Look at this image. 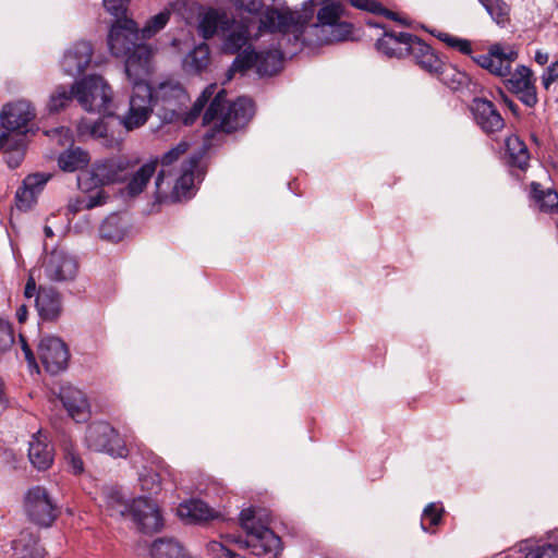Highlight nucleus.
I'll list each match as a JSON object with an SVG mask.
<instances>
[{"instance_id":"obj_1","label":"nucleus","mask_w":558,"mask_h":558,"mask_svg":"<svg viewBox=\"0 0 558 558\" xmlns=\"http://www.w3.org/2000/svg\"><path fill=\"white\" fill-rule=\"evenodd\" d=\"M130 0H102L104 7L116 21L108 34L110 52L118 58H125L124 71L132 85V116L129 123L136 125L145 120V109L149 100L148 76L150 74L151 49L138 43L136 23L126 17Z\"/></svg>"},{"instance_id":"obj_2","label":"nucleus","mask_w":558,"mask_h":558,"mask_svg":"<svg viewBox=\"0 0 558 558\" xmlns=\"http://www.w3.org/2000/svg\"><path fill=\"white\" fill-rule=\"evenodd\" d=\"M313 15V9L304 13L290 9H268L260 19L259 35L262 32L278 33L281 35L280 46L291 45L290 54H295L303 46L328 45L343 41L352 33V24L339 22L336 24L323 23L307 25Z\"/></svg>"},{"instance_id":"obj_3","label":"nucleus","mask_w":558,"mask_h":558,"mask_svg":"<svg viewBox=\"0 0 558 558\" xmlns=\"http://www.w3.org/2000/svg\"><path fill=\"white\" fill-rule=\"evenodd\" d=\"M216 89H218L217 84H209L197 97L191 110L185 112L184 110L190 101V97L181 83L171 80L163 81L154 90L148 85L149 100L145 109V120L136 125H131L128 122L133 113L131 97L130 109L128 114L122 119V123L128 130L136 129L147 121L150 112H154L162 123H173L182 120L184 125H191L199 117Z\"/></svg>"},{"instance_id":"obj_4","label":"nucleus","mask_w":558,"mask_h":558,"mask_svg":"<svg viewBox=\"0 0 558 558\" xmlns=\"http://www.w3.org/2000/svg\"><path fill=\"white\" fill-rule=\"evenodd\" d=\"M227 92L223 88L216 89L210 98V102L203 116V124H210L218 121L206 134L207 138H213L217 132L232 133L244 128L254 116L255 108L251 98L239 97L236 100L227 104Z\"/></svg>"},{"instance_id":"obj_5","label":"nucleus","mask_w":558,"mask_h":558,"mask_svg":"<svg viewBox=\"0 0 558 558\" xmlns=\"http://www.w3.org/2000/svg\"><path fill=\"white\" fill-rule=\"evenodd\" d=\"M75 98L88 112L111 114L113 93L102 76L92 74L74 83Z\"/></svg>"},{"instance_id":"obj_6","label":"nucleus","mask_w":558,"mask_h":558,"mask_svg":"<svg viewBox=\"0 0 558 558\" xmlns=\"http://www.w3.org/2000/svg\"><path fill=\"white\" fill-rule=\"evenodd\" d=\"M23 506L27 519L40 527H50L60 514L56 500L39 485L26 490Z\"/></svg>"},{"instance_id":"obj_7","label":"nucleus","mask_w":558,"mask_h":558,"mask_svg":"<svg viewBox=\"0 0 558 558\" xmlns=\"http://www.w3.org/2000/svg\"><path fill=\"white\" fill-rule=\"evenodd\" d=\"M168 178L156 177V190L148 214H157L162 205L189 201L195 195L194 179L196 177H177L173 183L168 181Z\"/></svg>"},{"instance_id":"obj_8","label":"nucleus","mask_w":558,"mask_h":558,"mask_svg":"<svg viewBox=\"0 0 558 558\" xmlns=\"http://www.w3.org/2000/svg\"><path fill=\"white\" fill-rule=\"evenodd\" d=\"M85 441L89 449L106 452L113 458H126L129 449L119 432L107 422H94L87 426Z\"/></svg>"},{"instance_id":"obj_9","label":"nucleus","mask_w":558,"mask_h":558,"mask_svg":"<svg viewBox=\"0 0 558 558\" xmlns=\"http://www.w3.org/2000/svg\"><path fill=\"white\" fill-rule=\"evenodd\" d=\"M128 518L144 535L159 533L165 526V519L159 506L147 497H137L131 501V514Z\"/></svg>"},{"instance_id":"obj_10","label":"nucleus","mask_w":558,"mask_h":558,"mask_svg":"<svg viewBox=\"0 0 558 558\" xmlns=\"http://www.w3.org/2000/svg\"><path fill=\"white\" fill-rule=\"evenodd\" d=\"M518 59V51L512 46L493 44L487 53L472 56V60L490 74L506 77L511 74L512 63Z\"/></svg>"},{"instance_id":"obj_11","label":"nucleus","mask_w":558,"mask_h":558,"mask_svg":"<svg viewBox=\"0 0 558 558\" xmlns=\"http://www.w3.org/2000/svg\"><path fill=\"white\" fill-rule=\"evenodd\" d=\"M37 352L47 373L57 375L66 369L70 351L61 338L53 336L41 338Z\"/></svg>"},{"instance_id":"obj_12","label":"nucleus","mask_w":558,"mask_h":558,"mask_svg":"<svg viewBox=\"0 0 558 558\" xmlns=\"http://www.w3.org/2000/svg\"><path fill=\"white\" fill-rule=\"evenodd\" d=\"M252 19L251 17H242L239 21L231 20V26L227 31L228 33L223 36L221 48L225 53L228 54H235L242 49H245L247 46H252L250 44L251 39H258L263 34L267 33L266 31L262 32L259 35V27L257 31L252 34L251 33V25H252ZM271 34L270 32H268Z\"/></svg>"},{"instance_id":"obj_13","label":"nucleus","mask_w":558,"mask_h":558,"mask_svg":"<svg viewBox=\"0 0 558 558\" xmlns=\"http://www.w3.org/2000/svg\"><path fill=\"white\" fill-rule=\"evenodd\" d=\"M368 25L373 27H379L384 29V34L379 37L375 44L378 52L383 53L388 58H404L409 56L412 41L415 35L405 32H393L385 28L378 23L368 21Z\"/></svg>"},{"instance_id":"obj_14","label":"nucleus","mask_w":558,"mask_h":558,"mask_svg":"<svg viewBox=\"0 0 558 558\" xmlns=\"http://www.w3.org/2000/svg\"><path fill=\"white\" fill-rule=\"evenodd\" d=\"M245 547L257 557L277 558L282 551L281 538L269 527L258 525L246 536Z\"/></svg>"},{"instance_id":"obj_15","label":"nucleus","mask_w":558,"mask_h":558,"mask_svg":"<svg viewBox=\"0 0 558 558\" xmlns=\"http://www.w3.org/2000/svg\"><path fill=\"white\" fill-rule=\"evenodd\" d=\"M35 117V110L29 102L19 100L3 106L0 120L4 130L26 134L28 124Z\"/></svg>"},{"instance_id":"obj_16","label":"nucleus","mask_w":558,"mask_h":558,"mask_svg":"<svg viewBox=\"0 0 558 558\" xmlns=\"http://www.w3.org/2000/svg\"><path fill=\"white\" fill-rule=\"evenodd\" d=\"M52 177H24L14 193V208L20 213L32 211Z\"/></svg>"},{"instance_id":"obj_17","label":"nucleus","mask_w":558,"mask_h":558,"mask_svg":"<svg viewBox=\"0 0 558 558\" xmlns=\"http://www.w3.org/2000/svg\"><path fill=\"white\" fill-rule=\"evenodd\" d=\"M78 271V263L69 253L62 250H53L45 266L47 277L52 281H72Z\"/></svg>"},{"instance_id":"obj_18","label":"nucleus","mask_w":558,"mask_h":558,"mask_svg":"<svg viewBox=\"0 0 558 558\" xmlns=\"http://www.w3.org/2000/svg\"><path fill=\"white\" fill-rule=\"evenodd\" d=\"M93 57V47L89 41L81 40L71 46L60 62L65 75L77 76L89 65Z\"/></svg>"},{"instance_id":"obj_19","label":"nucleus","mask_w":558,"mask_h":558,"mask_svg":"<svg viewBox=\"0 0 558 558\" xmlns=\"http://www.w3.org/2000/svg\"><path fill=\"white\" fill-rule=\"evenodd\" d=\"M472 114L477 125L487 134L501 131L505 121L494 104L484 98H474L471 105Z\"/></svg>"},{"instance_id":"obj_20","label":"nucleus","mask_w":558,"mask_h":558,"mask_svg":"<svg viewBox=\"0 0 558 558\" xmlns=\"http://www.w3.org/2000/svg\"><path fill=\"white\" fill-rule=\"evenodd\" d=\"M508 83L511 92H513L526 107L533 108L537 104L536 87L529 68L524 65L518 66Z\"/></svg>"},{"instance_id":"obj_21","label":"nucleus","mask_w":558,"mask_h":558,"mask_svg":"<svg viewBox=\"0 0 558 558\" xmlns=\"http://www.w3.org/2000/svg\"><path fill=\"white\" fill-rule=\"evenodd\" d=\"M531 155L526 144L515 134L505 138L501 149V160L506 166L520 171H526Z\"/></svg>"},{"instance_id":"obj_22","label":"nucleus","mask_w":558,"mask_h":558,"mask_svg":"<svg viewBox=\"0 0 558 558\" xmlns=\"http://www.w3.org/2000/svg\"><path fill=\"white\" fill-rule=\"evenodd\" d=\"M35 307L41 320L54 322L62 311L61 294L54 288L40 286L35 298Z\"/></svg>"},{"instance_id":"obj_23","label":"nucleus","mask_w":558,"mask_h":558,"mask_svg":"<svg viewBox=\"0 0 558 558\" xmlns=\"http://www.w3.org/2000/svg\"><path fill=\"white\" fill-rule=\"evenodd\" d=\"M231 20L223 11L215 8H207L198 16V33L204 39L213 38L218 29L228 31Z\"/></svg>"},{"instance_id":"obj_24","label":"nucleus","mask_w":558,"mask_h":558,"mask_svg":"<svg viewBox=\"0 0 558 558\" xmlns=\"http://www.w3.org/2000/svg\"><path fill=\"white\" fill-rule=\"evenodd\" d=\"M416 65L428 74H434L441 68V59L437 52L420 37L415 36L409 50Z\"/></svg>"},{"instance_id":"obj_25","label":"nucleus","mask_w":558,"mask_h":558,"mask_svg":"<svg viewBox=\"0 0 558 558\" xmlns=\"http://www.w3.org/2000/svg\"><path fill=\"white\" fill-rule=\"evenodd\" d=\"M178 513L189 520L190 523H204L220 519V512L209 507L207 502L198 498H192L179 505Z\"/></svg>"},{"instance_id":"obj_26","label":"nucleus","mask_w":558,"mask_h":558,"mask_svg":"<svg viewBox=\"0 0 558 558\" xmlns=\"http://www.w3.org/2000/svg\"><path fill=\"white\" fill-rule=\"evenodd\" d=\"M59 399L73 420L76 422L85 420L88 403L83 391L72 386H62Z\"/></svg>"},{"instance_id":"obj_27","label":"nucleus","mask_w":558,"mask_h":558,"mask_svg":"<svg viewBox=\"0 0 558 558\" xmlns=\"http://www.w3.org/2000/svg\"><path fill=\"white\" fill-rule=\"evenodd\" d=\"M39 536L28 530L20 533V536L13 541L12 558H44L45 548L39 544Z\"/></svg>"},{"instance_id":"obj_28","label":"nucleus","mask_w":558,"mask_h":558,"mask_svg":"<svg viewBox=\"0 0 558 558\" xmlns=\"http://www.w3.org/2000/svg\"><path fill=\"white\" fill-rule=\"evenodd\" d=\"M121 177H76L77 187L86 196L105 192V204L111 198V189L121 183Z\"/></svg>"},{"instance_id":"obj_29","label":"nucleus","mask_w":558,"mask_h":558,"mask_svg":"<svg viewBox=\"0 0 558 558\" xmlns=\"http://www.w3.org/2000/svg\"><path fill=\"white\" fill-rule=\"evenodd\" d=\"M530 187V197L539 211L549 215L558 213V192L553 186L544 187L538 182H532Z\"/></svg>"},{"instance_id":"obj_30","label":"nucleus","mask_w":558,"mask_h":558,"mask_svg":"<svg viewBox=\"0 0 558 558\" xmlns=\"http://www.w3.org/2000/svg\"><path fill=\"white\" fill-rule=\"evenodd\" d=\"M90 162L87 150L81 147H70L58 157V166L64 172H76L85 170Z\"/></svg>"},{"instance_id":"obj_31","label":"nucleus","mask_w":558,"mask_h":558,"mask_svg":"<svg viewBox=\"0 0 558 558\" xmlns=\"http://www.w3.org/2000/svg\"><path fill=\"white\" fill-rule=\"evenodd\" d=\"M209 63V46L206 43H202L185 54L182 66L189 74H199L208 68Z\"/></svg>"},{"instance_id":"obj_32","label":"nucleus","mask_w":558,"mask_h":558,"mask_svg":"<svg viewBox=\"0 0 558 558\" xmlns=\"http://www.w3.org/2000/svg\"><path fill=\"white\" fill-rule=\"evenodd\" d=\"M151 177H121V183L111 189V197L123 199L133 198L140 195L149 183Z\"/></svg>"},{"instance_id":"obj_33","label":"nucleus","mask_w":558,"mask_h":558,"mask_svg":"<svg viewBox=\"0 0 558 558\" xmlns=\"http://www.w3.org/2000/svg\"><path fill=\"white\" fill-rule=\"evenodd\" d=\"M28 459L34 468L46 471L53 462V449L49 444L33 437L28 447Z\"/></svg>"},{"instance_id":"obj_34","label":"nucleus","mask_w":558,"mask_h":558,"mask_svg":"<svg viewBox=\"0 0 558 558\" xmlns=\"http://www.w3.org/2000/svg\"><path fill=\"white\" fill-rule=\"evenodd\" d=\"M104 500L109 515L128 518L131 514V502L118 487H109L104 492Z\"/></svg>"},{"instance_id":"obj_35","label":"nucleus","mask_w":558,"mask_h":558,"mask_svg":"<svg viewBox=\"0 0 558 558\" xmlns=\"http://www.w3.org/2000/svg\"><path fill=\"white\" fill-rule=\"evenodd\" d=\"M151 558H191L174 538H158L150 546Z\"/></svg>"},{"instance_id":"obj_36","label":"nucleus","mask_w":558,"mask_h":558,"mask_svg":"<svg viewBox=\"0 0 558 558\" xmlns=\"http://www.w3.org/2000/svg\"><path fill=\"white\" fill-rule=\"evenodd\" d=\"M283 53L279 49L257 52L256 71L260 76H271L282 68Z\"/></svg>"},{"instance_id":"obj_37","label":"nucleus","mask_w":558,"mask_h":558,"mask_svg":"<svg viewBox=\"0 0 558 558\" xmlns=\"http://www.w3.org/2000/svg\"><path fill=\"white\" fill-rule=\"evenodd\" d=\"M452 90H459L469 85L470 78L456 66L445 63L441 60V68L432 74Z\"/></svg>"},{"instance_id":"obj_38","label":"nucleus","mask_w":558,"mask_h":558,"mask_svg":"<svg viewBox=\"0 0 558 558\" xmlns=\"http://www.w3.org/2000/svg\"><path fill=\"white\" fill-rule=\"evenodd\" d=\"M126 227L118 214L109 215L99 227L101 239L118 243L125 236Z\"/></svg>"},{"instance_id":"obj_39","label":"nucleus","mask_w":558,"mask_h":558,"mask_svg":"<svg viewBox=\"0 0 558 558\" xmlns=\"http://www.w3.org/2000/svg\"><path fill=\"white\" fill-rule=\"evenodd\" d=\"M82 134H88L93 138L100 141L105 147H112L118 142L112 135H109L108 125L104 119H97L93 122L84 121L78 126Z\"/></svg>"},{"instance_id":"obj_40","label":"nucleus","mask_w":558,"mask_h":558,"mask_svg":"<svg viewBox=\"0 0 558 558\" xmlns=\"http://www.w3.org/2000/svg\"><path fill=\"white\" fill-rule=\"evenodd\" d=\"M105 204V192L99 191L95 195L89 196H80L75 198H71L66 206L68 215L75 216L77 213L84 209H92L97 206H101Z\"/></svg>"},{"instance_id":"obj_41","label":"nucleus","mask_w":558,"mask_h":558,"mask_svg":"<svg viewBox=\"0 0 558 558\" xmlns=\"http://www.w3.org/2000/svg\"><path fill=\"white\" fill-rule=\"evenodd\" d=\"M486 12L498 25L509 22L510 7L504 0H478Z\"/></svg>"},{"instance_id":"obj_42","label":"nucleus","mask_w":558,"mask_h":558,"mask_svg":"<svg viewBox=\"0 0 558 558\" xmlns=\"http://www.w3.org/2000/svg\"><path fill=\"white\" fill-rule=\"evenodd\" d=\"M75 97L74 84L70 89L64 86H58L56 90L50 95L47 108L49 112L54 113L64 109Z\"/></svg>"},{"instance_id":"obj_43","label":"nucleus","mask_w":558,"mask_h":558,"mask_svg":"<svg viewBox=\"0 0 558 558\" xmlns=\"http://www.w3.org/2000/svg\"><path fill=\"white\" fill-rule=\"evenodd\" d=\"M519 551L524 554V558H554L557 556L556 544L534 546L527 539L520 543Z\"/></svg>"},{"instance_id":"obj_44","label":"nucleus","mask_w":558,"mask_h":558,"mask_svg":"<svg viewBox=\"0 0 558 558\" xmlns=\"http://www.w3.org/2000/svg\"><path fill=\"white\" fill-rule=\"evenodd\" d=\"M445 513L444 507L441 505H436L434 502L428 504L422 513L421 518V526L425 532L434 533L433 527L440 524L442 520V515Z\"/></svg>"},{"instance_id":"obj_45","label":"nucleus","mask_w":558,"mask_h":558,"mask_svg":"<svg viewBox=\"0 0 558 558\" xmlns=\"http://www.w3.org/2000/svg\"><path fill=\"white\" fill-rule=\"evenodd\" d=\"M138 159L131 160L125 156H112L101 161L100 167L107 170V174H118L129 170H134L137 166Z\"/></svg>"},{"instance_id":"obj_46","label":"nucleus","mask_w":558,"mask_h":558,"mask_svg":"<svg viewBox=\"0 0 558 558\" xmlns=\"http://www.w3.org/2000/svg\"><path fill=\"white\" fill-rule=\"evenodd\" d=\"M235 54L236 57L232 62L231 71L245 72L252 68H256L257 52L253 46H247Z\"/></svg>"},{"instance_id":"obj_47","label":"nucleus","mask_w":558,"mask_h":558,"mask_svg":"<svg viewBox=\"0 0 558 558\" xmlns=\"http://www.w3.org/2000/svg\"><path fill=\"white\" fill-rule=\"evenodd\" d=\"M170 20V11L168 9H165L163 11L159 12L158 14L151 16L144 27L141 29L142 38H150L156 33L161 31L169 22Z\"/></svg>"},{"instance_id":"obj_48","label":"nucleus","mask_w":558,"mask_h":558,"mask_svg":"<svg viewBox=\"0 0 558 558\" xmlns=\"http://www.w3.org/2000/svg\"><path fill=\"white\" fill-rule=\"evenodd\" d=\"M63 458L68 470L74 474L80 475L84 472V462L81 456L76 452L72 444H64Z\"/></svg>"},{"instance_id":"obj_49","label":"nucleus","mask_w":558,"mask_h":558,"mask_svg":"<svg viewBox=\"0 0 558 558\" xmlns=\"http://www.w3.org/2000/svg\"><path fill=\"white\" fill-rule=\"evenodd\" d=\"M439 40L445 43L448 47L458 50L462 54L471 56L472 54V45L471 41L464 38H460L448 33L439 32L435 35Z\"/></svg>"},{"instance_id":"obj_50","label":"nucleus","mask_w":558,"mask_h":558,"mask_svg":"<svg viewBox=\"0 0 558 558\" xmlns=\"http://www.w3.org/2000/svg\"><path fill=\"white\" fill-rule=\"evenodd\" d=\"M238 11H245L252 15H259L262 19L263 14L271 7H266L263 0H230ZM260 26V20H258Z\"/></svg>"},{"instance_id":"obj_51","label":"nucleus","mask_w":558,"mask_h":558,"mask_svg":"<svg viewBox=\"0 0 558 558\" xmlns=\"http://www.w3.org/2000/svg\"><path fill=\"white\" fill-rule=\"evenodd\" d=\"M26 144L21 140L15 146L4 151V161L8 167L13 170L16 169L25 157Z\"/></svg>"},{"instance_id":"obj_52","label":"nucleus","mask_w":558,"mask_h":558,"mask_svg":"<svg viewBox=\"0 0 558 558\" xmlns=\"http://www.w3.org/2000/svg\"><path fill=\"white\" fill-rule=\"evenodd\" d=\"M14 329L12 324L0 317V354L8 352L14 344Z\"/></svg>"},{"instance_id":"obj_53","label":"nucleus","mask_w":558,"mask_h":558,"mask_svg":"<svg viewBox=\"0 0 558 558\" xmlns=\"http://www.w3.org/2000/svg\"><path fill=\"white\" fill-rule=\"evenodd\" d=\"M190 144L185 141L178 143L175 146L166 151L160 158L162 167H170L177 162L184 154H186Z\"/></svg>"},{"instance_id":"obj_54","label":"nucleus","mask_w":558,"mask_h":558,"mask_svg":"<svg viewBox=\"0 0 558 558\" xmlns=\"http://www.w3.org/2000/svg\"><path fill=\"white\" fill-rule=\"evenodd\" d=\"M142 489L150 495H156L161 490V476L157 472H149L141 478Z\"/></svg>"},{"instance_id":"obj_55","label":"nucleus","mask_w":558,"mask_h":558,"mask_svg":"<svg viewBox=\"0 0 558 558\" xmlns=\"http://www.w3.org/2000/svg\"><path fill=\"white\" fill-rule=\"evenodd\" d=\"M240 525L246 532V536L250 535V531L257 529L260 525L255 519V510L253 507L243 509L239 514Z\"/></svg>"},{"instance_id":"obj_56","label":"nucleus","mask_w":558,"mask_h":558,"mask_svg":"<svg viewBox=\"0 0 558 558\" xmlns=\"http://www.w3.org/2000/svg\"><path fill=\"white\" fill-rule=\"evenodd\" d=\"M339 10L335 4L323 7L317 13V22L315 24L330 23L336 24L339 23Z\"/></svg>"},{"instance_id":"obj_57","label":"nucleus","mask_w":558,"mask_h":558,"mask_svg":"<svg viewBox=\"0 0 558 558\" xmlns=\"http://www.w3.org/2000/svg\"><path fill=\"white\" fill-rule=\"evenodd\" d=\"M203 156L201 154L191 155L181 167L180 174H198V167L202 161Z\"/></svg>"},{"instance_id":"obj_58","label":"nucleus","mask_w":558,"mask_h":558,"mask_svg":"<svg viewBox=\"0 0 558 558\" xmlns=\"http://www.w3.org/2000/svg\"><path fill=\"white\" fill-rule=\"evenodd\" d=\"M558 78V61L550 63L541 76L542 85L545 89H549L551 84Z\"/></svg>"},{"instance_id":"obj_59","label":"nucleus","mask_w":558,"mask_h":558,"mask_svg":"<svg viewBox=\"0 0 558 558\" xmlns=\"http://www.w3.org/2000/svg\"><path fill=\"white\" fill-rule=\"evenodd\" d=\"M350 3L360 10H364L371 13L376 14L377 10L380 9V2L377 0H349Z\"/></svg>"},{"instance_id":"obj_60","label":"nucleus","mask_w":558,"mask_h":558,"mask_svg":"<svg viewBox=\"0 0 558 558\" xmlns=\"http://www.w3.org/2000/svg\"><path fill=\"white\" fill-rule=\"evenodd\" d=\"M209 549L217 554V557L235 558L236 554L225 546L222 543L213 541L209 543Z\"/></svg>"},{"instance_id":"obj_61","label":"nucleus","mask_w":558,"mask_h":558,"mask_svg":"<svg viewBox=\"0 0 558 558\" xmlns=\"http://www.w3.org/2000/svg\"><path fill=\"white\" fill-rule=\"evenodd\" d=\"M160 160L158 157L150 158L147 162L143 163L133 174H155Z\"/></svg>"},{"instance_id":"obj_62","label":"nucleus","mask_w":558,"mask_h":558,"mask_svg":"<svg viewBox=\"0 0 558 558\" xmlns=\"http://www.w3.org/2000/svg\"><path fill=\"white\" fill-rule=\"evenodd\" d=\"M20 341H21L22 351L24 353V356H25V360L27 361V363L29 365L37 366L36 356L34 354L33 350L31 349V347L28 345L27 341L25 340V338L22 335H20Z\"/></svg>"},{"instance_id":"obj_63","label":"nucleus","mask_w":558,"mask_h":558,"mask_svg":"<svg viewBox=\"0 0 558 558\" xmlns=\"http://www.w3.org/2000/svg\"><path fill=\"white\" fill-rule=\"evenodd\" d=\"M37 291L38 289L35 279L32 276L28 277L24 289V296L26 299H32L34 295L36 296Z\"/></svg>"},{"instance_id":"obj_64","label":"nucleus","mask_w":558,"mask_h":558,"mask_svg":"<svg viewBox=\"0 0 558 558\" xmlns=\"http://www.w3.org/2000/svg\"><path fill=\"white\" fill-rule=\"evenodd\" d=\"M534 59L539 65H545L549 60V54L545 51L537 50Z\"/></svg>"}]
</instances>
